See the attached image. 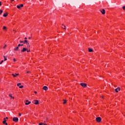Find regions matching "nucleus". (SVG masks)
Listing matches in <instances>:
<instances>
[{
	"label": "nucleus",
	"instance_id": "nucleus-9",
	"mask_svg": "<svg viewBox=\"0 0 125 125\" xmlns=\"http://www.w3.org/2000/svg\"><path fill=\"white\" fill-rule=\"evenodd\" d=\"M34 104H35V105H38L39 104V101L38 100H35L34 103H33Z\"/></svg>",
	"mask_w": 125,
	"mask_h": 125
},
{
	"label": "nucleus",
	"instance_id": "nucleus-8",
	"mask_svg": "<svg viewBox=\"0 0 125 125\" xmlns=\"http://www.w3.org/2000/svg\"><path fill=\"white\" fill-rule=\"evenodd\" d=\"M25 51H27V48L23 47V49L21 50V52H25Z\"/></svg>",
	"mask_w": 125,
	"mask_h": 125
},
{
	"label": "nucleus",
	"instance_id": "nucleus-11",
	"mask_svg": "<svg viewBox=\"0 0 125 125\" xmlns=\"http://www.w3.org/2000/svg\"><path fill=\"white\" fill-rule=\"evenodd\" d=\"M101 13H102V14H105V10L104 9H103L101 11Z\"/></svg>",
	"mask_w": 125,
	"mask_h": 125
},
{
	"label": "nucleus",
	"instance_id": "nucleus-25",
	"mask_svg": "<svg viewBox=\"0 0 125 125\" xmlns=\"http://www.w3.org/2000/svg\"><path fill=\"white\" fill-rule=\"evenodd\" d=\"M39 125H43V123H41L39 124Z\"/></svg>",
	"mask_w": 125,
	"mask_h": 125
},
{
	"label": "nucleus",
	"instance_id": "nucleus-15",
	"mask_svg": "<svg viewBox=\"0 0 125 125\" xmlns=\"http://www.w3.org/2000/svg\"><path fill=\"white\" fill-rule=\"evenodd\" d=\"M7 15H8V14L7 13H6L5 14H4L3 15V17H6V16H7Z\"/></svg>",
	"mask_w": 125,
	"mask_h": 125
},
{
	"label": "nucleus",
	"instance_id": "nucleus-44",
	"mask_svg": "<svg viewBox=\"0 0 125 125\" xmlns=\"http://www.w3.org/2000/svg\"><path fill=\"white\" fill-rule=\"evenodd\" d=\"M14 32H16V31H15V30H13Z\"/></svg>",
	"mask_w": 125,
	"mask_h": 125
},
{
	"label": "nucleus",
	"instance_id": "nucleus-16",
	"mask_svg": "<svg viewBox=\"0 0 125 125\" xmlns=\"http://www.w3.org/2000/svg\"><path fill=\"white\" fill-rule=\"evenodd\" d=\"M9 96L10 97H11V99H14V97H12V95L11 94H10L9 95Z\"/></svg>",
	"mask_w": 125,
	"mask_h": 125
},
{
	"label": "nucleus",
	"instance_id": "nucleus-7",
	"mask_svg": "<svg viewBox=\"0 0 125 125\" xmlns=\"http://www.w3.org/2000/svg\"><path fill=\"white\" fill-rule=\"evenodd\" d=\"M25 104V105H29V104H31V102H29L28 100H26Z\"/></svg>",
	"mask_w": 125,
	"mask_h": 125
},
{
	"label": "nucleus",
	"instance_id": "nucleus-3",
	"mask_svg": "<svg viewBox=\"0 0 125 125\" xmlns=\"http://www.w3.org/2000/svg\"><path fill=\"white\" fill-rule=\"evenodd\" d=\"M80 85H81L83 87H85L86 86V83H81Z\"/></svg>",
	"mask_w": 125,
	"mask_h": 125
},
{
	"label": "nucleus",
	"instance_id": "nucleus-36",
	"mask_svg": "<svg viewBox=\"0 0 125 125\" xmlns=\"http://www.w3.org/2000/svg\"><path fill=\"white\" fill-rule=\"evenodd\" d=\"M29 73H30V71H27V74H29Z\"/></svg>",
	"mask_w": 125,
	"mask_h": 125
},
{
	"label": "nucleus",
	"instance_id": "nucleus-43",
	"mask_svg": "<svg viewBox=\"0 0 125 125\" xmlns=\"http://www.w3.org/2000/svg\"><path fill=\"white\" fill-rule=\"evenodd\" d=\"M34 93H37V91H35Z\"/></svg>",
	"mask_w": 125,
	"mask_h": 125
},
{
	"label": "nucleus",
	"instance_id": "nucleus-35",
	"mask_svg": "<svg viewBox=\"0 0 125 125\" xmlns=\"http://www.w3.org/2000/svg\"><path fill=\"white\" fill-rule=\"evenodd\" d=\"M1 6V2L0 1V6Z\"/></svg>",
	"mask_w": 125,
	"mask_h": 125
},
{
	"label": "nucleus",
	"instance_id": "nucleus-10",
	"mask_svg": "<svg viewBox=\"0 0 125 125\" xmlns=\"http://www.w3.org/2000/svg\"><path fill=\"white\" fill-rule=\"evenodd\" d=\"M43 90H47V89H48V88L46 86H44L43 87Z\"/></svg>",
	"mask_w": 125,
	"mask_h": 125
},
{
	"label": "nucleus",
	"instance_id": "nucleus-33",
	"mask_svg": "<svg viewBox=\"0 0 125 125\" xmlns=\"http://www.w3.org/2000/svg\"><path fill=\"white\" fill-rule=\"evenodd\" d=\"M19 116H20V117H21V113H19Z\"/></svg>",
	"mask_w": 125,
	"mask_h": 125
},
{
	"label": "nucleus",
	"instance_id": "nucleus-31",
	"mask_svg": "<svg viewBox=\"0 0 125 125\" xmlns=\"http://www.w3.org/2000/svg\"><path fill=\"white\" fill-rule=\"evenodd\" d=\"M18 46V47H19V46H21V44H19Z\"/></svg>",
	"mask_w": 125,
	"mask_h": 125
},
{
	"label": "nucleus",
	"instance_id": "nucleus-28",
	"mask_svg": "<svg viewBox=\"0 0 125 125\" xmlns=\"http://www.w3.org/2000/svg\"><path fill=\"white\" fill-rule=\"evenodd\" d=\"M3 63V61H1V62H0V64H2Z\"/></svg>",
	"mask_w": 125,
	"mask_h": 125
},
{
	"label": "nucleus",
	"instance_id": "nucleus-41",
	"mask_svg": "<svg viewBox=\"0 0 125 125\" xmlns=\"http://www.w3.org/2000/svg\"><path fill=\"white\" fill-rule=\"evenodd\" d=\"M24 39L25 40H27V37H25Z\"/></svg>",
	"mask_w": 125,
	"mask_h": 125
},
{
	"label": "nucleus",
	"instance_id": "nucleus-42",
	"mask_svg": "<svg viewBox=\"0 0 125 125\" xmlns=\"http://www.w3.org/2000/svg\"><path fill=\"white\" fill-rule=\"evenodd\" d=\"M14 0H11V1H14Z\"/></svg>",
	"mask_w": 125,
	"mask_h": 125
},
{
	"label": "nucleus",
	"instance_id": "nucleus-4",
	"mask_svg": "<svg viewBox=\"0 0 125 125\" xmlns=\"http://www.w3.org/2000/svg\"><path fill=\"white\" fill-rule=\"evenodd\" d=\"M25 42H26V44L27 46V48H30V45L29 44V42H28V41L25 40Z\"/></svg>",
	"mask_w": 125,
	"mask_h": 125
},
{
	"label": "nucleus",
	"instance_id": "nucleus-30",
	"mask_svg": "<svg viewBox=\"0 0 125 125\" xmlns=\"http://www.w3.org/2000/svg\"><path fill=\"white\" fill-rule=\"evenodd\" d=\"M20 42H21V43H24V42L23 41H21Z\"/></svg>",
	"mask_w": 125,
	"mask_h": 125
},
{
	"label": "nucleus",
	"instance_id": "nucleus-20",
	"mask_svg": "<svg viewBox=\"0 0 125 125\" xmlns=\"http://www.w3.org/2000/svg\"><path fill=\"white\" fill-rule=\"evenodd\" d=\"M20 85H21V83H18L17 84V86H20Z\"/></svg>",
	"mask_w": 125,
	"mask_h": 125
},
{
	"label": "nucleus",
	"instance_id": "nucleus-29",
	"mask_svg": "<svg viewBox=\"0 0 125 125\" xmlns=\"http://www.w3.org/2000/svg\"><path fill=\"white\" fill-rule=\"evenodd\" d=\"M123 9H124V10H125V6L123 7Z\"/></svg>",
	"mask_w": 125,
	"mask_h": 125
},
{
	"label": "nucleus",
	"instance_id": "nucleus-1",
	"mask_svg": "<svg viewBox=\"0 0 125 125\" xmlns=\"http://www.w3.org/2000/svg\"><path fill=\"white\" fill-rule=\"evenodd\" d=\"M96 122H97V123H100V122L102 121V119L101 118V117H99L96 118Z\"/></svg>",
	"mask_w": 125,
	"mask_h": 125
},
{
	"label": "nucleus",
	"instance_id": "nucleus-23",
	"mask_svg": "<svg viewBox=\"0 0 125 125\" xmlns=\"http://www.w3.org/2000/svg\"><path fill=\"white\" fill-rule=\"evenodd\" d=\"M20 6H21V7H23V6H24V5H23L22 4H21Z\"/></svg>",
	"mask_w": 125,
	"mask_h": 125
},
{
	"label": "nucleus",
	"instance_id": "nucleus-6",
	"mask_svg": "<svg viewBox=\"0 0 125 125\" xmlns=\"http://www.w3.org/2000/svg\"><path fill=\"white\" fill-rule=\"evenodd\" d=\"M116 92H119V91H120V90H121V88L120 87H118L117 88H116L115 89Z\"/></svg>",
	"mask_w": 125,
	"mask_h": 125
},
{
	"label": "nucleus",
	"instance_id": "nucleus-5",
	"mask_svg": "<svg viewBox=\"0 0 125 125\" xmlns=\"http://www.w3.org/2000/svg\"><path fill=\"white\" fill-rule=\"evenodd\" d=\"M2 123L3 124V125H7V123H6V120L5 119V118H3V121L2 122Z\"/></svg>",
	"mask_w": 125,
	"mask_h": 125
},
{
	"label": "nucleus",
	"instance_id": "nucleus-39",
	"mask_svg": "<svg viewBox=\"0 0 125 125\" xmlns=\"http://www.w3.org/2000/svg\"><path fill=\"white\" fill-rule=\"evenodd\" d=\"M23 43H26V42H25V40H24V41L23 42Z\"/></svg>",
	"mask_w": 125,
	"mask_h": 125
},
{
	"label": "nucleus",
	"instance_id": "nucleus-17",
	"mask_svg": "<svg viewBox=\"0 0 125 125\" xmlns=\"http://www.w3.org/2000/svg\"><path fill=\"white\" fill-rule=\"evenodd\" d=\"M6 57H7V56H3V58L4 59V61H6V60H7V59H6Z\"/></svg>",
	"mask_w": 125,
	"mask_h": 125
},
{
	"label": "nucleus",
	"instance_id": "nucleus-34",
	"mask_svg": "<svg viewBox=\"0 0 125 125\" xmlns=\"http://www.w3.org/2000/svg\"><path fill=\"white\" fill-rule=\"evenodd\" d=\"M6 120H8V117H6L5 120H6Z\"/></svg>",
	"mask_w": 125,
	"mask_h": 125
},
{
	"label": "nucleus",
	"instance_id": "nucleus-2",
	"mask_svg": "<svg viewBox=\"0 0 125 125\" xmlns=\"http://www.w3.org/2000/svg\"><path fill=\"white\" fill-rule=\"evenodd\" d=\"M13 122H15L16 123H18V121H19L18 118L14 117L13 118Z\"/></svg>",
	"mask_w": 125,
	"mask_h": 125
},
{
	"label": "nucleus",
	"instance_id": "nucleus-21",
	"mask_svg": "<svg viewBox=\"0 0 125 125\" xmlns=\"http://www.w3.org/2000/svg\"><path fill=\"white\" fill-rule=\"evenodd\" d=\"M23 87H24V86L23 85H21L19 86L20 88H23Z\"/></svg>",
	"mask_w": 125,
	"mask_h": 125
},
{
	"label": "nucleus",
	"instance_id": "nucleus-26",
	"mask_svg": "<svg viewBox=\"0 0 125 125\" xmlns=\"http://www.w3.org/2000/svg\"><path fill=\"white\" fill-rule=\"evenodd\" d=\"M62 28L63 29H66V26L64 25V27H62Z\"/></svg>",
	"mask_w": 125,
	"mask_h": 125
},
{
	"label": "nucleus",
	"instance_id": "nucleus-27",
	"mask_svg": "<svg viewBox=\"0 0 125 125\" xmlns=\"http://www.w3.org/2000/svg\"><path fill=\"white\" fill-rule=\"evenodd\" d=\"M3 29L4 30H5V29H6V27L3 26Z\"/></svg>",
	"mask_w": 125,
	"mask_h": 125
},
{
	"label": "nucleus",
	"instance_id": "nucleus-45",
	"mask_svg": "<svg viewBox=\"0 0 125 125\" xmlns=\"http://www.w3.org/2000/svg\"><path fill=\"white\" fill-rule=\"evenodd\" d=\"M44 125H46V124H44Z\"/></svg>",
	"mask_w": 125,
	"mask_h": 125
},
{
	"label": "nucleus",
	"instance_id": "nucleus-13",
	"mask_svg": "<svg viewBox=\"0 0 125 125\" xmlns=\"http://www.w3.org/2000/svg\"><path fill=\"white\" fill-rule=\"evenodd\" d=\"M88 51L89 52H93V50H92V49L88 48Z\"/></svg>",
	"mask_w": 125,
	"mask_h": 125
},
{
	"label": "nucleus",
	"instance_id": "nucleus-32",
	"mask_svg": "<svg viewBox=\"0 0 125 125\" xmlns=\"http://www.w3.org/2000/svg\"><path fill=\"white\" fill-rule=\"evenodd\" d=\"M5 47H6V44H5L3 47V48H5Z\"/></svg>",
	"mask_w": 125,
	"mask_h": 125
},
{
	"label": "nucleus",
	"instance_id": "nucleus-22",
	"mask_svg": "<svg viewBox=\"0 0 125 125\" xmlns=\"http://www.w3.org/2000/svg\"><path fill=\"white\" fill-rule=\"evenodd\" d=\"M2 12H3L2 10H0V14H1V13H2Z\"/></svg>",
	"mask_w": 125,
	"mask_h": 125
},
{
	"label": "nucleus",
	"instance_id": "nucleus-14",
	"mask_svg": "<svg viewBox=\"0 0 125 125\" xmlns=\"http://www.w3.org/2000/svg\"><path fill=\"white\" fill-rule=\"evenodd\" d=\"M18 49H19V47H18V46H17V47H15L14 48L15 51H17L18 50Z\"/></svg>",
	"mask_w": 125,
	"mask_h": 125
},
{
	"label": "nucleus",
	"instance_id": "nucleus-18",
	"mask_svg": "<svg viewBox=\"0 0 125 125\" xmlns=\"http://www.w3.org/2000/svg\"><path fill=\"white\" fill-rule=\"evenodd\" d=\"M63 104H66L67 101L66 100H63Z\"/></svg>",
	"mask_w": 125,
	"mask_h": 125
},
{
	"label": "nucleus",
	"instance_id": "nucleus-38",
	"mask_svg": "<svg viewBox=\"0 0 125 125\" xmlns=\"http://www.w3.org/2000/svg\"><path fill=\"white\" fill-rule=\"evenodd\" d=\"M29 40H31V37L28 38Z\"/></svg>",
	"mask_w": 125,
	"mask_h": 125
},
{
	"label": "nucleus",
	"instance_id": "nucleus-40",
	"mask_svg": "<svg viewBox=\"0 0 125 125\" xmlns=\"http://www.w3.org/2000/svg\"><path fill=\"white\" fill-rule=\"evenodd\" d=\"M21 46H23V44H21Z\"/></svg>",
	"mask_w": 125,
	"mask_h": 125
},
{
	"label": "nucleus",
	"instance_id": "nucleus-24",
	"mask_svg": "<svg viewBox=\"0 0 125 125\" xmlns=\"http://www.w3.org/2000/svg\"><path fill=\"white\" fill-rule=\"evenodd\" d=\"M17 8L20 9L21 6H20V5H18V6H17Z\"/></svg>",
	"mask_w": 125,
	"mask_h": 125
},
{
	"label": "nucleus",
	"instance_id": "nucleus-37",
	"mask_svg": "<svg viewBox=\"0 0 125 125\" xmlns=\"http://www.w3.org/2000/svg\"><path fill=\"white\" fill-rule=\"evenodd\" d=\"M14 61H16V60H15V59H13Z\"/></svg>",
	"mask_w": 125,
	"mask_h": 125
},
{
	"label": "nucleus",
	"instance_id": "nucleus-19",
	"mask_svg": "<svg viewBox=\"0 0 125 125\" xmlns=\"http://www.w3.org/2000/svg\"><path fill=\"white\" fill-rule=\"evenodd\" d=\"M26 49L27 52H30V49H29V48H26Z\"/></svg>",
	"mask_w": 125,
	"mask_h": 125
},
{
	"label": "nucleus",
	"instance_id": "nucleus-12",
	"mask_svg": "<svg viewBox=\"0 0 125 125\" xmlns=\"http://www.w3.org/2000/svg\"><path fill=\"white\" fill-rule=\"evenodd\" d=\"M12 76L14 77V78H15L16 76H19V74H16L15 73V75L14 74H12Z\"/></svg>",
	"mask_w": 125,
	"mask_h": 125
}]
</instances>
